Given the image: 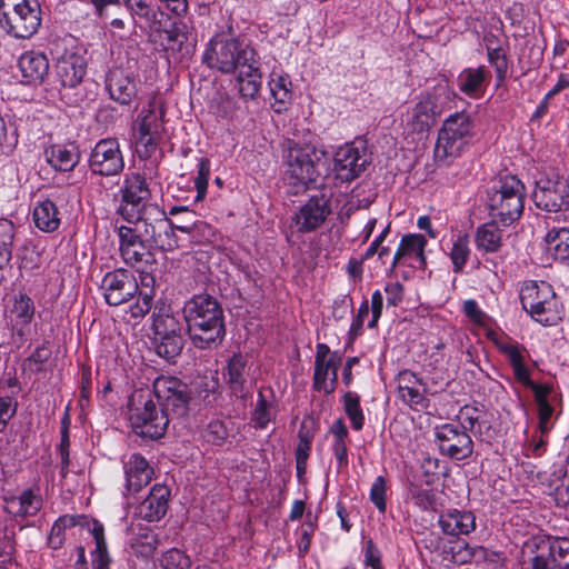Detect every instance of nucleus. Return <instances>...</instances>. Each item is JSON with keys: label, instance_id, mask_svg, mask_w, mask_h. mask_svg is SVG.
Here are the masks:
<instances>
[{"label": "nucleus", "instance_id": "obj_56", "mask_svg": "<svg viewBox=\"0 0 569 569\" xmlns=\"http://www.w3.org/2000/svg\"><path fill=\"white\" fill-rule=\"evenodd\" d=\"M481 416L482 411L477 407L469 405L461 407L457 415L459 428L466 432H475L476 427L480 423Z\"/></svg>", "mask_w": 569, "mask_h": 569}, {"label": "nucleus", "instance_id": "obj_19", "mask_svg": "<svg viewBox=\"0 0 569 569\" xmlns=\"http://www.w3.org/2000/svg\"><path fill=\"white\" fill-rule=\"evenodd\" d=\"M330 213V200L323 193L311 196L292 216L291 227L299 233L316 231Z\"/></svg>", "mask_w": 569, "mask_h": 569}, {"label": "nucleus", "instance_id": "obj_8", "mask_svg": "<svg viewBox=\"0 0 569 569\" xmlns=\"http://www.w3.org/2000/svg\"><path fill=\"white\" fill-rule=\"evenodd\" d=\"M475 124L466 112H455L442 123L435 147L437 162H447L449 158H457L469 144L473 136Z\"/></svg>", "mask_w": 569, "mask_h": 569}, {"label": "nucleus", "instance_id": "obj_53", "mask_svg": "<svg viewBox=\"0 0 569 569\" xmlns=\"http://www.w3.org/2000/svg\"><path fill=\"white\" fill-rule=\"evenodd\" d=\"M487 58L490 66L495 69L498 84L502 83L508 76L509 63L506 51L501 48H487Z\"/></svg>", "mask_w": 569, "mask_h": 569}, {"label": "nucleus", "instance_id": "obj_54", "mask_svg": "<svg viewBox=\"0 0 569 569\" xmlns=\"http://www.w3.org/2000/svg\"><path fill=\"white\" fill-rule=\"evenodd\" d=\"M152 328L154 336H168V331L171 333L184 331L179 318L169 313L156 316Z\"/></svg>", "mask_w": 569, "mask_h": 569}, {"label": "nucleus", "instance_id": "obj_13", "mask_svg": "<svg viewBox=\"0 0 569 569\" xmlns=\"http://www.w3.org/2000/svg\"><path fill=\"white\" fill-rule=\"evenodd\" d=\"M121 202L117 212L128 222L142 213V210L150 206V189L146 179L138 172L126 174L123 184L120 189Z\"/></svg>", "mask_w": 569, "mask_h": 569}, {"label": "nucleus", "instance_id": "obj_43", "mask_svg": "<svg viewBox=\"0 0 569 569\" xmlns=\"http://www.w3.org/2000/svg\"><path fill=\"white\" fill-rule=\"evenodd\" d=\"M162 117L163 111L160 104L156 99H152L139 114L138 132L162 134Z\"/></svg>", "mask_w": 569, "mask_h": 569}, {"label": "nucleus", "instance_id": "obj_58", "mask_svg": "<svg viewBox=\"0 0 569 569\" xmlns=\"http://www.w3.org/2000/svg\"><path fill=\"white\" fill-rule=\"evenodd\" d=\"M160 563L163 569H188L191 560L180 549L172 548L163 553Z\"/></svg>", "mask_w": 569, "mask_h": 569}, {"label": "nucleus", "instance_id": "obj_15", "mask_svg": "<svg viewBox=\"0 0 569 569\" xmlns=\"http://www.w3.org/2000/svg\"><path fill=\"white\" fill-rule=\"evenodd\" d=\"M118 237L120 254L124 263L148 274L146 268L156 262L153 248L139 233L132 231L130 226H120Z\"/></svg>", "mask_w": 569, "mask_h": 569}, {"label": "nucleus", "instance_id": "obj_52", "mask_svg": "<svg viewBox=\"0 0 569 569\" xmlns=\"http://www.w3.org/2000/svg\"><path fill=\"white\" fill-rule=\"evenodd\" d=\"M486 557V549L480 546H470L469 543H457L451 547V559L455 563L465 565L472 560Z\"/></svg>", "mask_w": 569, "mask_h": 569}, {"label": "nucleus", "instance_id": "obj_55", "mask_svg": "<svg viewBox=\"0 0 569 569\" xmlns=\"http://www.w3.org/2000/svg\"><path fill=\"white\" fill-rule=\"evenodd\" d=\"M316 527L317 518L312 517L311 512H308L305 522L300 527V537L297 541V547L300 557H303L309 551L311 538L316 531Z\"/></svg>", "mask_w": 569, "mask_h": 569}, {"label": "nucleus", "instance_id": "obj_39", "mask_svg": "<svg viewBox=\"0 0 569 569\" xmlns=\"http://www.w3.org/2000/svg\"><path fill=\"white\" fill-rule=\"evenodd\" d=\"M270 397L266 395L264 390H259L257 403L251 415V420L257 429H266L268 423L276 418V402L273 400V392L268 390Z\"/></svg>", "mask_w": 569, "mask_h": 569}, {"label": "nucleus", "instance_id": "obj_29", "mask_svg": "<svg viewBox=\"0 0 569 569\" xmlns=\"http://www.w3.org/2000/svg\"><path fill=\"white\" fill-rule=\"evenodd\" d=\"M170 489L164 485H154L148 497L140 502L137 515L149 522L159 521L168 510Z\"/></svg>", "mask_w": 569, "mask_h": 569}, {"label": "nucleus", "instance_id": "obj_20", "mask_svg": "<svg viewBox=\"0 0 569 569\" xmlns=\"http://www.w3.org/2000/svg\"><path fill=\"white\" fill-rule=\"evenodd\" d=\"M249 358L243 353H234L227 362L222 376L231 393L246 399L252 389Z\"/></svg>", "mask_w": 569, "mask_h": 569}, {"label": "nucleus", "instance_id": "obj_41", "mask_svg": "<svg viewBox=\"0 0 569 569\" xmlns=\"http://www.w3.org/2000/svg\"><path fill=\"white\" fill-rule=\"evenodd\" d=\"M90 532L96 545L94 549L90 553L92 569H110L111 557L108 552L102 523L93 521Z\"/></svg>", "mask_w": 569, "mask_h": 569}, {"label": "nucleus", "instance_id": "obj_47", "mask_svg": "<svg viewBox=\"0 0 569 569\" xmlns=\"http://www.w3.org/2000/svg\"><path fill=\"white\" fill-rule=\"evenodd\" d=\"M343 409L355 430L359 431L363 428L365 416L360 406V397L358 393L347 391L343 397Z\"/></svg>", "mask_w": 569, "mask_h": 569}, {"label": "nucleus", "instance_id": "obj_64", "mask_svg": "<svg viewBox=\"0 0 569 569\" xmlns=\"http://www.w3.org/2000/svg\"><path fill=\"white\" fill-rule=\"evenodd\" d=\"M369 301L365 299L358 309V313L352 319L349 330V336L351 339H355L362 333L363 322L369 315Z\"/></svg>", "mask_w": 569, "mask_h": 569}, {"label": "nucleus", "instance_id": "obj_11", "mask_svg": "<svg viewBox=\"0 0 569 569\" xmlns=\"http://www.w3.org/2000/svg\"><path fill=\"white\" fill-rule=\"evenodd\" d=\"M152 397L157 398L159 406L170 415L182 417L188 411L191 391L187 383L176 377L160 376L153 381Z\"/></svg>", "mask_w": 569, "mask_h": 569}, {"label": "nucleus", "instance_id": "obj_16", "mask_svg": "<svg viewBox=\"0 0 569 569\" xmlns=\"http://www.w3.org/2000/svg\"><path fill=\"white\" fill-rule=\"evenodd\" d=\"M370 163L365 141L357 140L340 147L333 157L338 179L350 182L357 179Z\"/></svg>", "mask_w": 569, "mask_h": 569}, {"label": "nucleus", "instance_id": "obj_32", "mask_svg": "<svg viewBox=\"0 0 569 569\" xmlns=\"http://www.w3.org/2000/svg\"><path fill=\"white\" fill-rule=\"evenodd\" d=\"M18 67L26 83H41L49 72L46 54L37 51L24 52L19 58Z\"/></svg>", "mask_w": 569, "mask_h": 569}, {"label": "nucleus", "instance_id": "obj_48", "mask_svg": "<svg viewBox=\"0 0 569 569\" xmlns=\"http://www.w3.org/2000/svg\"><path fill=\"white\" fill-rule=\"evenodd\" d=\"M268 84L277 102L286 103L290 100L292 83L288 74L272 71Z\"/></svg>", "mask_w": 569, "mask_h": 569}, {"label": "nucleus", "instance_id": "obj_36", "mask_svg": "<svg viewBox=\"0 0 569 569\" xmlns=\"http://www.w3.org/2000/svg\"><path fill=\"white\" fill-rule=\"evenodd\" d=\"M36 307L33 300L26 293L13 297L9 320L19 336L24 335V329L33 320Z\"/></svg>", "mask_w": 569, "mask_h": 569}, {"label": "nucleus", "instance_id": "obj_37", "mask_svg": "<svg viewBox=\"0 0 569 569\" xmlns=\"http://www.w3.org/2000/svg\"><path fill=\"white\" fill-rule=\"evenodd\" d=\"M498 220L480 224L475 232V243L478 251L495 253L502 247V229L497 224Z\"/></svg>", "mask_w": 569, "mask_h": 569}, {"label": "nucleus", "instance_id": "obj_18", "mask_svg": "<svg viewBox=\"0 0 569 569\" xmlns=\"http://www.w3.org/2000/svg\"><path fill=\"white\" fill-rule=\"evenodd\" d=\"M436 443L441 455L453 459L465 460L473 452V441L470 435L455 423H443L435 429Z\"/></svg>", "mask_w": 569, "mask_h": 569}, {"label": "nucleus", "instance_id": "obj_51", "mask_svg": "<svg viewBox=\"0 0 569 569\" xmlns=\"http://www.w3.org/2000/svg\"><path fill=\"white\" fill-rule=\"evenodd\" d=\"M184 345L183 338H170L169 336H154L156 352L167 359H173L180 355Z\"/></svg>", "mask_w": 569, "mask_h": 569}, {"label": "nucleus", "instance_id": "obj_35", "mask_svg": "<svg viewBox=\"0 0 569 569\" xmlns=\"http://www.w3.org/2000/svg\"><path fill=\"white\" fill-rule=\"evenodd\" d=\"M236 81L240 97L244 100H253L259 96L262 84V72L260 70V58L257 63L246 66L237 71Z\"/></svg>", "mask_w": 569, "mask_h": 569}, {"label": "nucleus", "instance_id": "obj_33", "mask_svg": "<svg viewBox=\"0 0 569 569\" xmlns=\"http://www.w3.org/2000/svg\"><path fill=\"white\" fill-rule=\"evenodd\" d=\"M533 392L535 402L538 407L539 430L545 433L550 429L549 421L553 415V403L557 393L551 383H537L530 389Z\"/></svg>", "mask_w": 569, "mask_h": 569}, {"label": "nucleus", "instance_id": "obj_10", "mask_svg": "<svg viewBox=\"0 0 569 569\" xmlns=\"http://www.w3.org/2000/svg\"><path fill=\"white\" fill-rule=\"evenodd\" d=\"M445 92L443 87H435L418 97L415 106L403 114L402 121L408 132L423 134L430 130L443 112L445 106L441 99Z\"/></svg>", "mask_w": 569, "mask_h": 569}, {"label": "nucleus", "instance_id": "obj_63", "mask_svg": "<svg viewBox=\"0 0 569 569\" xmlns=\"http://www.w3.org/2000/svg\"><path fill=\"white\" fill-rule=\"evenodd\" d=\"M299 442L296 449V460H308L311 451L313 433L307 428L306 421L301 423L298 432Z\"/></svg>", "mask_w": 569, "mask_h": 569}, {"label": "nucleus", "instance_id": "obj_31", "mask_svg": "<svg viewBox=\"0 0 569 569\" xmlns=\"http://www.w3.org/2000/svg\"><path fill=\"white\" fill-rule=\"evenodd\" d=\"M4 501L6 510L20 518L34 517L43 506L39 488L24 489L19 496L6 498Z\"/></svg>", "mask_w": 569, "mask_h": 569}, {"label": "nucleus", "instance_id": "obj_7", "mask_svg": "<svg viewBox=\"0 0 569 569\" xmlns=\"http://www.w3.org/2000/svg\"><path fill=\"white\" fill-rule=\"evenodd\" d=\"M41 23L38 0H0V27L10 36L28 39Z\"/></svg>", "mask_w": 569, "mask_h": 569}, {"label": "nucleus", "instance_id": "obj_44", "mask_svg": "<svg viewBox=\"0 0 569 569\" xmlns=\"http://www.w3.org/2000/svg\"><path fill=\"white\" fill-rule=\"evenodd\" d=\"M232 427L231 420L212 419L202 430V438L212 446L221 447L228 441Z\"/></svg>", "mask_w": 569, "mask_h": 569}, {"label": "nucleus", "instance_id": "obj_21", "mask_svg": "<svg viewBox=\"0 0 569 569\" xmlns=\"http://www.w3.org/2000/svg\"><path fill=\"white\" fill-rule=\"evenodd\" d=\"M169 218L158 204L147 206L139 217L131 222L130 229L139 233L153 249H158V239L167 228Z\"/></svg>", "mask_w": 569, "mask_h": 569}, {"label": "nucleus", "instance_id": "obj_45", "mask_svg": "<svg viewBox=\"0 0 569 569\" xmlns=\"http://www.w3.org/2000/svg\"><path fill=\"white\" fill-rule=\"evenodd\" d=\"M134 21L152 27L159 23V10L149 0H131L126 6Z\"/></svg>", "mask_w": 569, "mask_h": 569}, {"label": "nucleus", "instance_id": "obj_34", "mask_svg": "<svg viewBox=\"0 0 569 569\" xmlns=\"http://www.w3.org/2000/svg\"><path fill=\"white\" fill-rule=\"evenodd\" d=\"M48 163L57 171L70 172L80 161V153L76 144H53L46 150Z\"/></svg>", "mask_w": 569, "mask_h": 569}, {"label": "nucleus", "instance_id": "obj_49", "mask_svg": "<svg viewBox=\"0 0 569 569\" xmlns=\"http://www.w3.org/2000/svg\"><path fill=\"white\" fill-rule=\"evenodd\" d=\"M493 343L498 350L507 357L511 367L525 362L523 352L526 351V348L513 341L511 338H497L493 339Z\"/></svg>", "mask_w": 569, "mask_h": 569}, {"label": "nucleus", "instance_id": "obj_22", "mask_svg": "<svg viewBox=\"0 0 569 569\" xmlns=\"http://www.w3.org/2000/svg\"><path fill=\"white\" fill-rule=\"evenodd\" d=\"M399 398L415 410H423L429 407L428 385L416 372L402 370L397 376Z\"/></svg>", "mask_w": 569, "mask_h": 569}, {"label": "nucleus", "instance_id": "obj_26", "mask_svg": "<svg viewBox=\"0 0 569 569\" xmlns=\"http://www.w3.org/2000/svg\"><path fill=\"white\" fill-rule=\"evenodd\" d=\"M126 475V493L134 495L149 485L153 469L140 453H132L123 465Z\"/></svg>", "mask_w": 569, "mask_h": 569}, {"label": "nucleus", "instance_id": "obj_28", "mask_svg": "<svg viewBox=\"0 0 569 569\" xmlns=\"http://www.w3.org/2000/svg\"><path fill=\"white\" fill-rule=\"evenodd\" d=\"M491 73L486 66L469 67L457 77L458 89L471 99L481 98L490 84Z\"/></svg>", "mask_w": 569, "mask_h": 569}, {"label": "nucleus", "instance_id": "obj_50", "mask_svg": "<svg viewBox=\"0 0 569 569\" xmlns=\"http://www.w3.org/2000/svg\"><path fill=\"white\" fill-rule=\"evenodd\" d=\"M408 497L422 511L435 508L436 496L432 490L425 489L420 485L410 481L407 487Z\"/></svg>", "mask_w": 569, "mask_h": 569}, {"label": "nucleus", "instance_id": "obj_61", "mask_svg": "<svg viewBox=\"0 0 569 569\" xmlns=\"http://www.w3.org/2000/svg\"><path fill=\"white\" fill-rule=\"evenodd\" d=\"M162 134L138 132L137 144L141 158H150L158 149Z\"/></svg>", "mask_w": 569, "mask_h": 569}, {"label": "nucleus", "instance_id": "obj_46", "mask_svg": "<svg viewBox=\"0 0 569 569\" xmlns=\"http://www.w3.org/2000/svg\"><path fill=\"white\" fill-rule=\"evenodd\" d=\"M469 237L467 234H459L452 242V247L449 252L450 260L452 262V270L459 273L463 270L470 254L471 249L469 246Z\"/></svg>", "mask_w": 569, "mask_h": 569}, {"label": "nucleus", "instance_id": "obj_62", "mask_svg": "<svg viewBox=\"0 0 569 569\" xmlns=\"http://www.w3.org/2000/svg\"><path fill=\"white\" fill-rule=\"evenodd\" d=\"M167 46L172 50H181L182 46L188 41L186 24L173 23L170 29L164 31Z\"/></svg>", "mask_w": 569, "mask_h": 569}, {"label": "nucleus", "instance_id": "obj_5", "mask_svg": "<svg viewBox=\"0 0 569 569\" xmlns=\"http://www.w3.org/2000/svg\"><path fill=\"white\" fill-rule=\"evenodd\" d=\"M526 188L513 174L493 179L486 189V206L489 216L505 226H510L523 213Z\"/></svg>", "mask_w": 569, "mask_h": 569}, {"label": "nucleus", "instance_id": "obj_3", "mask_svg": "<svg viewBox=\"0 0 569 569\" xmlns=\"http://www.w3.org/2000/svg\"><path fill=\"white\" fill-rule=\"evenodd\" d=\"M154 280L151 276L142 277V287L132 272L124 268H118L107 272L100 284L104 301L112 307L123 305L137 296V300L130 306L129 312L132 318H143L151 309L153 301V288L149 286Z\"/></svg>", "mask_w": 569, "mask_h": 569}, {"label": "nucleus", "instance_id": "obj_1", "mask_svg": "<svg viewBox=\"0 0 569 569\" xmlns=\"http://www.w3.org/2000/svg\"><path fill=\"white\" fill-rule=\"evenodd\" d=\"M283 181L295 194L318 188L331 172L329 153L310 143L287 140L282 151Z\"/></svg>", "mask_w": 569, "mask_h": 569}, {"label": "nucleus", "instance_id": "obj_40", "mask_svg": "<svg viewBox=\"0 0 569 569\" xmlns=\"http://www.w3.org/2000/svg\"><path fill=\"white\" fill-rule=\"evenodd\" d=\"M87 522L84 516L63 515L59 517L52 525L48 536V547L57 550L60 549L66 540V529L76 526H83Z\"/></svg>", "mask_w": 569, "mask_h": 569}, {"label": "nucleus", "instance_id": "obj_30", "mask_svg": "<svg viewBox=\"0 0 569 569\" xmlns=\"http://www.w3.org/2000/svg\"><path fill=\"white\" fill-rule=\"evenodd\" d=\"M427 240L422 234L410 233L401 238L400 243L392 257L390 269L395 270L400 263L413 260L421 268L426 266L425 247Z\"/></svg>", "mask_w": 569, "mask_h": 569}, {"label": "nucleus", "instance_id": "obj_60", "mask_svg": "<svg viewBox=\"0 0 569 569\" xmlns=\"http://www.w3.org/2000/svg\"><path fill=\"white\" fill-rule=\"evenodd\" d=\"M387 480L383 476H379L375 479L371 488H370V501L375 505V507L379 510V512L385 513L387 509Z\"/></svg>", "mask_w": 569, "mask_h": 569}, {"label": "nucleus", "instance_id": "obj_17", "mask_svg": "<svg viewBox=\"0 0 569 569\" xmlns=\"http://www.w3.org/2000/svg\"><path fill=\"white\" fill-rule=\"evenodd\" d=\"M342 365V357L338 351H331L326 343L316 346L315 371L312 388L326 395L332 393L338 383V370Z\"/></svg>", "mask_w": 569, "mask_h": 569}, {"label": "nucleus", "instance_id": "obj_27", "mask_svg": "<svg viewBox=\"0 0 569 569\" xmlns=\"http://www.w3.org/2000/svg\"><path fill=\"white\" fill-rule=\"evenodd\" d=\"M438 526L447 536H467L476 530V516L470 510L448 509L440 513Z\"/></svg>", "mask_w": 569, "mask_h": 569}, {"label": "nucleus", "instance_id": "obj_42", "mask_svg": "<svg viewBox=\"0 0 569 569\" xmlns=\"http://www.w3.org/2000/svg\"><path fill=\"white\" fill-rule=\"evenodd\" d=\"M546 250L555 259L559 261L569 260V229L553 228L548 231L546 238Z\"/></svg>", "mask_w": 569, "mask_h": 569}, {"label": "nucleus", "instance_id": "obj_59", "mask_svg": "<svg viewBox=\"0 0 569 569\" xmlns=\"http://www.w3.org/2000/svg\"><path fill=\"white\" fill-rule=\"evenodd\" d=\"M211 163L208 158H201L198 162V172L194 178V186L197 189L196 200L204 199L208 188V180L210 176Z\"/></svg>", "mask_w": 569, "mask_h": 569}, {"label": "nucleus", "instance_id": "obj_14", "mask_svg": "<svg viewBox=\"0 0 569 569\" xmlns=\"http://www.w3.org/2000/svg\"><path fill=\"white\" fill-rule=\"evenodd\" d=\"M532 200L537 208L548 212L569 209V184L559 176L540 178L536 182Z\"/></svg>", "mask_w": 569, "mask_h": 569}, {"label": "nucleus", "instance_id": "obj_12", "mask_svg": "<svg viewBox=\"0 0 569 569\" xmlns=\"http://www.w3.org/2000/svg\"><path fill=\"white\" fill-rule=\"evenodd\" d=\"M124 156L116 138L100 139L91 149L88 167L93 176L114 177L124 169Z\"/></svg>", "mask_w": 569, "mask_h": 569}, {"label": "nucleus", "instance_id": "obj_9", "mask_svg": "<svg viewBox=\"0 0 569 569\" xmlns=\"http://www.w3.org/2000/svg\"><path fill=\"white\" fill-rule=\"evenodd\" d=\"M520 301L523 310L542 326H553L561 320V307L548 282H527L520 290Z\"/></svg>", "mask_w": 569, "mask_h": 569}, {"label": "nucleus", "instance_id": "obj_25", "mask_svg": "<svg viewBox=\"0 0 569 569\" xmlns=\"http://www.w3.org/2000/svg\"><path fill=\"white\" fill-rule=\"evenodd\" d=\"M561 538L539 537L526 545L532 569H555Z\"/></svg>", "mask_w": 569, "mask_h": 569}, {"label": "nucleus", "instance_id": "obj_4", "mask_svg": "<svg viewBox=\"0 0 569 569\" xmlns=\"http://www.w3.org/2000/svg\"><path fill=\"white\" fill-rule=\"evenodd\" d=\"M260 56L243 34L218 33L207 43L202 62L211 70L233 74L246 66L257 63Z\"/></svg>", "mask_w": 569, "mask_h": 569}, {"label": "nucleus", "instance_id": "obj_57", "mask_svg": "<svg viewBox=\"0 0 569 569\" xmlns=\"http://www.w3.org/2000/svg\"><path fill=\"white\" fill-rule=\"evenodd\" d=\"M166 227L164 232H162L158 239V249L161 251H172L179 247L174 230L178 229L182 232H189L190 228L188 226H174L170 219Z\"/></svg>", "mask_w": 569, "mask_h": 569}, {"label": "nucleus", "instance_id": "obj_23", "mask_svg": "<svg viewBox=\"0 0 569 569\" xmlns=\"http://www.w3.org/2000/svg\"><path fill=\"white\" fill-rule=\"evenodd\" d=\"M138 80L121 68L111 69L106 77V89L116 102L128 106L138 94Z\"/></svg>", "mask_w": 569, "mask_h": 569}, {"label": "nucleus", "instance_id": "obj_2", "mask_svg": "<svg viewBox=\"0 0 569 569\" xmlns=\"http://www.w3.org/2000/svg\"><path fill=\"white\" fill-rule=\"evenodd\" d=\"M188 335L196 348L208 349L220 345L226 336L224 315L218 300L209 295H197L182 309Z\"/></svg>", "mask_w": 569, "mask_h": 569}, {"label": "nucleus", "instance_id": "obj_6", "mask_svg": "<svg viewBox=\"0 0 569 569\" xmlns=\"http://www.w3.org/2000/svg\"><path fill=\"white\" fill-rule=\"evenodd\" d=\"M128 419L136 435L151 440L161 438L169 423L167 411L158 408L149 389L137 390L131 395Z\"/></svg>", "mask_w": 569, "mask_h": 569}, {"label": "nucleus", "instance_id": "obj_24", "mask_svg": "<svg viewBox=\"0 0 569 569\" xmlns=\"http://www.w3.org/2000/svg\"><path fill=\"white\" fill-rule=\"evenodd\" d=\"M87 72L86 58L76 51H64L57 59L56 73L63 87L74 88Z\"/></svg>", "mask_w": 569, "mask_h": 569}, {"label": "nucleus", "instance_id": "obj_38", "mask_svg": "<svg viewBox=\"0 0 569 569\" xmlns=\"http://www.w3.org/2000/svg\"><path fill=\"white\" fill-rule=\"evenodd\" d=\"M32 219L34 226L43 232H53L61 223L60 211L50 199H44L36 204Z\"/></svg>", "mask_w": 569, "mask_h": 569}]
</instances>
